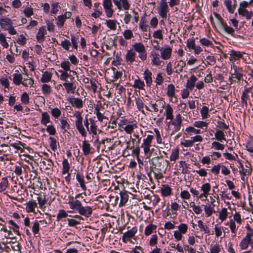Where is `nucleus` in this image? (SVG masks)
<instances>
[{
    "label": "nucleus",
    "instance_id": "1",
    "mask_svg": "<svg viewBox=\"0 0 253 253\" xmlns=\"http://www.w3.org/2000/svg\"><path fill=\"white\" fill-rule=\"evenodd\" d=\"M151 169L155 178L160 179L163 177L162 171H165L169 164V162L165 160L163 156H157L151 160Z\"/></svg>",
    "mask_w": 253,
    "mask_h": 253
},
{
    "label": "nucleus",
    "instance_id": "33",
    "mask_svg": "<svg viewBox=\"0 0 253 253\" xmlns=\"http://www.w3.org/2000/svg\"><path fill=\"white\" fill-rule=\"evenodd\" d=\"M76 178L77 181L79 182L80 186L82 189H83L84 191H85L86 189V186L84 180V175L80 174L79 173H78L76 174Z\"/></svg>",
    "mask_w": 253,
    "mask_h": 253
},
{
    "label": "nucleus",
    "instance_id": "27",
    "mask_svg": "<svg viewBox=\"0 0 253 253\" xmlns=\"http://www.w3.org/2000/svg\"><path fill=\"white\" fill-rule=\"evenodd\" d=\"M132 86L134 88H137L139 89H144L145 84L144 82L141 80L137 76V79H135L134 84Z\"/></svg>",
    "mask_w": 253,
    "mask_h": 253
},
{
    "label": "nucleus",
    "instance_id": "34",
    "mask_svg": "<svg viewBox=\"0 0 253 253\" xmlns=\"http://www.w3.org/2000/svg\"><path fill=\"white\" fill-rule=\"evenodd\" d=\"M151 56L152 57V64L157 66H160L163 62L160 60V58L159 57V54L157 53H153L151 54Z\"/></svg>",
    "mask_w": 253,
    "mask_h": 253
},
{
    "label": "nucleus",
    "instance_id": "48",
    "mask_svg": "<svg viewBox=\"0 0 253 253\" xmlns=\"http://www.w3.org/2000/svg\"><path fill=\"white\" fill-rule=\"evenodd\" d=\"M167 94L168 97L172 98L175 95V87L173 84H169L168 85Z\"/></svg>",
    "mask_w": 253,
    "mask_h": 253
},
{
    "label": "nucleus",
    "instance_id": "47",
    "mask_svg": "<svg viewBox=\"0 0 253 253\" xmlns=\"http://www.w3.org/2000/svg\"><path fill=\"white\" fill-rule=\"evenodd\" d=\"M8 185V181L6 178H2L0 181V192H3Z\"/></svg>",
    "mask_w": 253,
    "mask_h": 253
},
{
    "label": "nucleus",
    "instance_id": "13",
    "mask_svg": "<svg viewBox=\"0 0 253 253\" xmlns=\"http://www.w3.org/2000/svg\"><path fill=\"white\" fill-rule=\"evenodd\" d=\"M78 211L80 215L89 217L92 213V209L89 206L83 207L82 206Z\"/></svg>",
    "mask_w": 253,
    "mask_h": 253
},
{
    "label": "nucleus",
    "instance_id": "50",
    "mask_svg": "<svg viewBox=\"0 0 253 253\" xmlns=\"http://www.w3.org/2000/svg\"><path fill=\"white\" fill-rule=\"evenodd\" d=\"M117 21L115 20H107L106 21L105 24L111 30H115L116 29Z\"/></svg>",
    "mask_w": 253,
    "mask_h": 253
},
{
    "label": "nucleus",
    "instance_id": "60",
    "mask_svg": "<svg viewBox=\"0 0 253 253\" xmlns=\"http://www.w3.org/2000/svg\"><path fill=\"white\" fill-rule=\"evenodd\" d=\"M179 157V150L178 148L172 150L171 154L170 156V160L171 161H175Z\"/></svg>",
    "mask_w": 253,
    "mask_h": 253
},
{
    "label": "nucleus",
    "instance_id": "2",
    "mask_svg": "<svg viewBox=\"0 0 253 253\" xmlns=\"http://www.w3.org/2000/svg\"><path fill=\"white\" fill-rule=\"evenodd\" d=\"M230 73L231 76L229 77V80L231 81V83H232L233 82H239L243 77L241 69L235 64L232 65Z\"/></svg>",
    "mask_w": 253,
    "mask_h": 253
},
{
    "label": "nucleus",
    "instance_id": "18",
    "mask_svg": "<svg viewBox=\"0 0 253 253\" xmlns=\"http://www.w3.org/2000/svg\"><path fill=\"white\" fill-rule=\"evenodd\" d=\"M0 25L2 28L6 30L12 25L11 20L8 18H2L0 19Z\"/></svg>",
    "mask_w": 253,
    "mask_h": 253
},
{
    "label": "nucleus",
    "instance_id": "19",
    "mask_svg": "<svg viewBox=\"0 0 253 253\" xmlns=\"http://www.w3.org/2000/svg\"><path fill=\"white\" fill-rule=\"evenodd\" d=\"M230 61H237L243 58V54L240 51L232 50L230 52Z\"/></svg>",
    "mask_w": 253,
    "mask_h": 253
},
{
    "label": "nucleus",
    "instance_id": "38",
    "mask_svg": "<svg viewBox=\"0 0 253 253\" xmlns=\"http://www.w3.org/2000/svg\"><path fill=\"white\" fill-rule=\"evenodd\" d=\"M136 127H137V126L135 123L127 125L125 126H122L124 130L128 134H131L133 132V129Z\"/></svg>",
    "mask_w": 253,
    "mask_h": 253
},
{
    "label": "nucleus",
    "instance_id": "63",
    "mask_svg": "<svg viewBox=\"0 0 253 253\" xmlns=\"http://www.w3.org/2000/svg\"><path fill=\"white\" fill-rule=\"evenodd\" d=\"M50 141L49 146L51 149L54 151L57 149V140L55 137L50 136L49 138Z\"/></svg>",
    "mask_w": 253,
    "mask_h": 253
},
{
    "label": "nucleus",
    "instance_id": "51",
    "mask_svg": "<svg viewBox=\"0 0 253 253\" xmlns=\"http://www.w3.org/2000/svg\"><path fill=\"white\" fill-rule=\"evenodd\" d=\"M91 126H90V128L89 129V133H92L93 135H97V126L95 124L92 119H90Z\"/></svg>",
    "mask_w": 253,
    "mask_h": 253
},
{
    "label": "nucleus",
    "instance_id": "3",
    "mask_svg": "<svg viewBox=\"0 0 253 253\" xmlns=\"http://www.w3.org/2000/svg\"><path fill=\"white\" fill-rule=\"evenodd\" d=\"M74 116L76 118L75 125L77 130L82 136H86V132L83 125V118L82 116L81 113L79 111H76Z\"/></svg>",
    "mask_w": 253,
    "mask_h": 253
},
{
    "label": "nucleus",
    "instance_id": "32",
    "mask_svg": "<svg viewBox=\"0 0 253 253\" xmlns=\"http://www.w3.org/2000/svg\"><path fill=\"white\" fill-rule=\"evenodd\" d=\"M41 163V166L46 170L51 169L53 166V163L49 159H44Z\"/></svg>",
    "mask_w": 253,
    "mask_h": 253
},
{
    "label": "nucleus",
    "instance_id": "46",
    "mask_svg": "<svg viewBox=\"0 0 253 253\" xmlns=\"http://www.w3.org/2000/svg\"><path fill=\"white\" fill-rule=\"evenodd\" d=\"M221 251L220 246L218 244H211L208 253H219Z\"/></svg>",
    "mask_w": 253,
    "mask_h": 253
},
{
    "label": "nucleus",
    "instance_id": "64",
    "mask_svg": "<svg viewBox=\"0 0 253 253\" xmlns=\"http://www.w3.org/2000/svg\"><path fill=\"white\" fill-rule=\"evenodd\" d=\"M246 149L250 152H253V138H250L248 140L246 146Z\"/></svg>",
    "mask_w": 253,
    "mask_h": 253
},
{
    "label": "nucleus",
    "instance_id": "55",
    "mask_svg": "<svg viewBox=\"0 0 253 253\" xmlns=\"http://www.w3.org/2000/svg\"><path fill=\"white\" fill-rule=\"evenodd\" d=\"M253 4V0H249V1H242L240 2V7L238 9H246V7Z\"/></svg>",
    "mask_w": 253,
    "mask_h": 253
},
{
    "label": "nucleus",
    "instance_id": "4",
    "mask_svg": "<svg viewBox=\"0 0 253 253\" xmlns=\"http://www.w3.org/2000/svg\"><path fill=\"white\" fill-rule=\"evenodd\" d=\"M213 14L215 18L218 20L219 24L223 28L226 32L231 35L232 36L234 37V30L232 27L228 26L226 23H224L223 19L221 18V16L216 12H214Z\"/></svg>",
    "mask_w": 253,
    "mask_h": 253
},
{
    "label": "nucleus",
    "instance_id": "12",
    "mask_svg": "<svg viewBox=\"0 0 253 253\" xmlns=\"http://www.w3.org/2000/svg\"><path fill=\"white\" fill-rule=\"evenodd\" d=\"M137 229L136 227L132 228L130 230H128L127 232L123 234L122 236V241L124 243H126L131 238H133L136 233L137 232Z\"/></svg>",
    "mask_w": 253,
    "mask_h": 253
},
{
    "label": "nucleus",
    "instance_id": "42",
    "mask_svg": "<svg viewBox=\"0 0 253 253\" xmlns=\"http://www.w3.org/2000/svg\"><path fill=\"white\" fill-rule=\"evenodd\" d=\"M61 123V127L64 130V131H66L67 129H70V125L67 122V119L65 117L62 118L60 119Z\"/></svg>",
    "mask_w": 253,
    "mask_h": 253
},
{
    "label": "nucleus",
    "instance_id": "41",
    "mask_svg": "<svg viewBox=\"0 0 253 253\" xmlns=\"http://www.w3.org/2000/svg\"><path fill=\"white\" fill-rule=\"evenodd\" d=\"M147 23V22L145 20V18L141 17L140 21L139 23V26L140 29L143 32H147L149 29V27Z\"/></svg>",
    "mask_w": 253,
    "mask_h": 253
},
{
    "label": "nucleus",
    "instance_id": "58",
    "mask_svg": "<svg viewBox=\"0 0 253 253\" xmlns=\"http://www.w3.org/2000/svg\"><path fill=\"white\" fill-rule=\"evenodd\" d=\"M134 50L138 52H141L145 50L144 45L141 42H136L133 45Z\"/></svg>",
    "mask_w": 253,
    "mask_h": 253
},
{
    "label": "nucleus",
    "instance_id": "44",
    "mask_svg": "<svg viewBox=\"0 0 253 253\" xmlns=\"http://www.w3.org/2000/svg\"><path fill=\"white\" fill-rule=\"evenodd\" d=\"M52 75L50 73L47 71L43 72L41 79V81L43 83H47L51 81Z\"/></svg>",
    "mask_w": 253,
    "mask_h": 253
},
{
    "label": "nucleus",
    "instance_id": "35",
    "mask_svg": "<svg viewBox=\"0 0 253 253\" xmlns=\"http://www.w3.org/2000/svg\"><path fill=\"white\" fill-rule=\"evenodd\" d=\"M239 14L246 17L247 19H250L253 16V12L248 11L246 9H238Z\"/></svg>",
    "mask_w": 253,
    "mask_h": 253
},
{
    "label": "nucleus",
    "instance_id": "24",
    "mask_svg": "<svg viewBox=\"0 0 253 253\" xmlns=\"http://www.w3.org/2000/svg\"><path fill=\"white\" fill-rule=\"evenodd\" d=\"M171 188L167 184L163 185L160 190L162 195L164 197L170 196L171 194Z\"/></svg>",
    "mask_w": 253,
    "mask_h": 253
},
{
    "label": "nucleus",
    "instance_id": "45",
    "mask_svg": "<svg viewBox=\"0 0 253 253\" xmlns=\"http://www.w3.org/2000/svg\"><path fill=\"white\" fill-rule=\"evenodd\" d=\"M135 103L137 106V109L140 111L142 113H144V110L143 108L144 107V103L143 101V98L140 97L135 98Z\"/></svg>",
    "mask_w": 253,
    "mask_h": 253
},
{
    "label": "nucleus",
    "instance_id": "43",
    "mask_svg": "<svg viewBox=\"0 0 253 253\" xmlns=\"http://www.w3.org/2000/svg\"><path fill=\"white\" fill-rule=\"evenodd\" d=\"M62 174H65L66 173H68L69 172V170L70 169V164L66 159H64L62 162Z\"/></svg>",
    "mask_w": 253,
    "mask_h": 253
},
{
    "label": "nucleus",
    "instance_id": "22",
    "mask_svg": "<svg viewBox=\"0 0 253 253\" xmlns=\"http://www.w3.org/2000/svg\"><path fill=\"white\" fill-rule=\"evenodd\" d=\"M120 201L118 205L120 207L124 206L128 199V194L126 191H122L120 193Z\"/></svg>",
    "mask_w": 253,
    "mask_h": 253
},
{
    "label": "nucleus",
    "instance_id": "54",
    "mask_svg": "<svg viewBox=\"0 0 253 253\" xmlns=\"http://www.w3.org/2000/svg\"><path fill=\"white\" fill-rule=\"evenodd\" d=\"M200 42L202 46H211L212 47L213 46L212 42L211 41L209 40L206 38H202L200 40Z\"/></svg>",
    "mask_w": 253,
    "mask_h": 253
},
{
    "label": "nucleus",
    "instance_id": "6",
    "mask_svg": "<svg viewBox=\"0 0 253 253\" xmlns=\"http://www.w3.org/2000/svg\"><path fill=\"white\" fill-rule=\"evenodd\" d=\"M182 121L181 115L180 114H178L176 115L175 118L174 119H173L171 122H170L173 126L172 134L178 131L180 129Z\"/></svg>",
    "mask_w": 253,
    "mask_h": 253
},
{
    "label": "nucleus",
    "instance_id": "56",
    "mask_svg": "<svg viewBox=\"0 0 253 253\" xmlns=\"http://www.w3.org/2000/svg\"><path fill=\"white\" fill-rule=\"evenodd\" d=\"M200 113L203 119L208 118L210 116L209 114V108L206 106H203Z\"/></svg>",
    "mask_w": 253,
    "mask_h": 253
},
{
    "label": "nucleus",
    "instance_id": "7",
    "mask_svg": "<svg viewBox=\"0 0 253 253\" xmlns=\"http://www.w3.org/2000/svg\"><path fill=\"white\" fill-rule=\"evenodd\" d=\"M104 108L100 102H98L94 106V114L96 115L98 120L102 122L104 119H107L104 114L100 113V111H103Z\"/></svg>",
    "mask_w": 253,
    "mask_h": 253
},
{
    "label": "nucleus",
    "instance_id": "17",
    "mask_svg": "<svg viewBox=\"0 0 253 253\" xmlns=\"http://www.w3.org/2000/svg\"><path fill=\"white\" fill-rule=\"evenodd\" d=\"M143 78L145 80L146 85L150 86L152 84V74L148 69H145L143 73Z\"/></svg>",
    "mask_w": 253,
    "mask_h": 253
},
{
    "label": "nucleus",
    "instance_id": "20",
    "mask_svg": "<svg viewBox=\"0 0 253 253\" xmlns=\"http://www.w3.org/2000/svg\"><path fill=\"white\" fill-rule=\"evenodd\" d=\"M173 110L172 107L169 104H168L166 107L165 114L166 120H169V122H168L169 124H170V122H171L173 119Z\"/></svg>",
    "mask_w": 253,
    "mask_h": 253
},
{
    "label": "nucleus",
    "instance_id": "57",
    "mask_svg": "<svg viewBox=\"0 0 253 253\" xmlns=\"http://www.w3.org/2000/svg\"><path fill=\"white\" fill-rule=\"evenodd\" d=\"M208 124L205 122L198 121H196L194 123L193 126L195 127L201 128H204V127H205V128L206 129L208 127Z\"/></svg>",
    "mask_w": 253,
    "mask_h": 253
},
{
    "label": "nucleus",
    "instance_id": "14",
    "mask_svg": "<svg viewBox=\"0 0 253 253\" xmlns=\"http://www.w3.org/2000/svg\"><path fill=\"white\" fill-rule=\"evenodd\" d=\"M46 31L43 26L40 27L36 35V39L39 42H42L44 41L45 35Z\"/></svg>",
    "mask_w": 253,
    "mask_h": 253
},
{
    "label": "nucleus",
    "instance_id": "21",
    "mask_svg": "<svg viewBox=\"0 0 253 253\" xmlns=\"http://www.w3.org/2000/svg\"><path fill=\"white\" fill-rule=\"evenodd\" d=\"M197 79L195 76L192 75L187 80L186 84V87L190 90H192L195 86V83Z\"/></svg>",
    "mask_w": 253,
    "mask_h": 253
},
{
    "label": "nucleus",
    "instance_id": "61",
    "mask_svg": "<svg viewBox=\"0 0 253 253\" xmlns=\"http://www.w3.org/2000/svg\"><path fill=\"white\" fill-rule=\"evenodd\" d=\"M2 234H1L2 236L6 239H12L13 238V234L10 230H8L6 227L2 232Z\"/></svg>",
    "mask_w": 253,
    "mask_h": 253
},
{
    "label": "nucleus",
    "instance_id": "8",
    "mask_svg": "<svg viewBox=\"0 0 253 253\" xmlns=\"http://www.w3.org/2000/svg\"><path fill=\"white\" fill-rule=\"evenodd\" d=\"M169 11L168 3L166 0H161L158 9V13L161 17L166 18Z\"/></svg>",
    "mask_w": 253,
    "mask_h": 253
},
{
    "label": "nucleus",
    "instance_id": "31",
    "mask_svg": "<svg viewBox=\"0 0 253 253\" xmlns=\"http://www.w3.org/2000/svg\"><path fill=\"white\" fill-rule=\"evenodd\" d=\"M13 83L17 85H18L20 84H22L23 81L22 80L24 78L22 77V74H18V73H14L13 74Z\"/></svg>",
    "mask_w": 253,
    "mask_h": 253
},
{
    "label": "nucleus",
    "instance_id": "52",
    "mask_svg": "<svg viewBox=\"0 0 253 253\" xmlns=\"http://www.w3.org/2000/svg\"><path fill=\"white\" fill-rule=\"evenodd\" d=\"M51 110L50 113L52 116L55 119H58L61 115V111L57 108H51L49 107Z\"/></svg>",
    "mask_w": 253,
    "mask_h": 253
},
{
    "label": "nucleus",
    "instance_id": "53",
    "mask_svg": "<svg viewBox=\"0 0 253 253\" xmlns=\"http://www.w3.org/2000/svg\"><path fill=\"white\" fill-rule=\"evenodd\" d=\"M42 93L44 95H48L51 93L52 89L50 85L47 84H43L42 86Z\"/></svg>",
    "mask_w": 253,
    "mask_h": 253
},
{
    "label": "nucleus",
    "instance_id": "23",
    "mask_svg": "<svg viewBox=\"0 0 253 253\" xmlns=\"http://www.w3.org/2000/svg\"><path fill=\"white\" fill-rule=\"evenodd\" d=\"M63 85L68 93H74L75 92L76 85H75L74 83L66 82L63 83Z\"/></svg>",
    "mask_w": 253,
    "mask_h": 253
},
{
    "label": "nucleus",
    "instance_id": "15",
    "mask_svg": "<svg viewBox=\"0 0 253 253\" xmlns=\"http://www.w3.org/2000/svg\"><path fill=\"white\" fill-rule=\"evenodd\" d=\"M71 198L68 202L70 209L78 211L82 206L81 202L78 200H74L73 197Z\"/></svg>",
    "mask_w": 253,
    "mask_h": 253
},
{
    "label": "nucleus",
    "instance_id": "11",
    "mask_svg": "<svg viewBox=\"0 0 253 253\" xmlns=\"http://www.w3.org/2000/svg\"><path fill=\"white\" fill-rule=\"evenodd\" d=\"M154 138V136L151 135H148L147 137L144 139L143 142L142 144L141 147L143 148L144 153L145 154L149 153L150 151V147L152 141Z\"/></svg>",
    "mask_w": 253,
    "mask_h": 253
},
{
    "label": "nucleus",
    "instance_id": "39",
    "mask_svg": "<svg viewBox=\"0 0 253 253\" xmlns=\"http://www.w3.org/2000/svg\"><path fill=\"white\" fill-rule=\"evenodd\" d=\"M215 139L219 141L222 142L223 140H225V134L223 131L220 129H217L214 134Z\"/></svg>",
    "mask_w": 253,
    "mask_h": 253
},
{
    "label": "nucleus",
    "instance_id": "49",
    "mask_svg": "<svg viewBox=\"0 0 253 253\" xmlns=\"http://www.w3.org/2000/svg\"><path fill=\"white\" fill-rule=\"evenodd\" d=\"M27 78H24L22 83V85L24 86L27 87L29 85L32 86L34 84V80L29 78L28 75L26 74Z\"/></svg>",
    "mask_w": 253,
    "mask_h": 253
},
{
    "label": "nucleus",
    "instance_id": "26",
    "mask_svg": "<svg viewBox=\"0 0 253 253\" xmlns=\"http://www.w3.org/2000/svg\"><path fill=\"white\" fill-rule=\"evenodd\" d=\"M26 205V210L27 212H34L35 209L37 207V203L36 201L32 200L28 202Z\"/></svg>",
    "mask_w": 253,
    "mask_h": 253
},
{
    "label": "nucleus",
    "instance_id": "36",
    "mask_svg": "<svg viewBox=\"0 0 253 253\" xmlns=\"http://www.w3.org/2000/svg\"><path fill=\"white\" fill-rule=\"evenodd\" d=\"M82 149L84 155L86 156L90 153V145L86 140L83 142Z\"/></svg>",
    "mask_w": 253,
    "mask_h": 253
},
{
    "label": "nucleus",
    "instance_id": "30",
    "mask_svg": "<svg viewBox=\"0 0 253 253\" xmlns=\"http://www.w3.org/2000/svg\"><path fill=\"white\" fill-rule=\"evenodd\" d=\"M156 225L153 224H149L146 227L145 229L144 234L146 236H149L152 234L153 233L156 232Z\"/></svg>",
    "mask_w": 253,
    "mask_h": 253
},
{
    "label": "nucleus",
    "instance_id": "37",
    "mask_svg": "<svg viewBox=\"0 0 253 253\" xmlns=\"http://www.w3.org/2000/svg\"><path fill=\"white\" fill-rule=\"evenodd\" d=\"M223 1L228 11L230 13H233L235 9V5L232 4V0H223Z\"/></svg>",
    "mask_w": 253,
    "mask_h": 253
},
{
    "label": "nucleus",
    "instance_id": "28",
    "mask_svg": "<svg viewBox=\"0 0 253 253\" xmlns=\"http://www.w3.org/2000/svg\"><path fill=\"white\" fill-rule=\"evenodd\" d=\"M136 54L132 50H129L127 51L126 55V62L132 63L135 61Z\"/></svg>",
    "mask_w": 253,
    "mask_h": 253
},
{
    "label": "nucleus",
    "instance_id": "40",
    "mask_svg": "<svg viewBox=\"0 0 253 253\" xmlns=\"http://www.w3.org/2000/svg\"><path fill=\"white\" fill-rule=\"evenodd\" d=\"M50 122V117L46 112H44L41 115V124L46 126L47 123Z\"/></svg>",
    "mask_w": 253,
    "mask_h": 253
},
{
    "label": "nucleus",
    "instance_id": "5",
    "mask_svg": "<svg viewBox=\"0 0 253 253\" xmlns=\"http://www.w3.org/2000/svg\"><path fill=\"white\" fill-rule=\"evenodd\" d=\"M156 50H160L161 57L163 60H166L169 59L171 56L172 48L169 46L166 47H158V48H156Z\"/></svg>",
    "mask_w": 253,
    "mask_h": 253
},
{
    "label": "nucleus",
    "instance_id": "25",
    "mask_svg": "<svg viewBox=\"0 0 253 253\" xmlns=\"http://www.w3.org/2000/svg\"><path fill=\"white\" fill-rule=\"evenodd\" d=\"M251 241V238H249V235H246L245 237L243 238L240 243V247L241 250H246L250 245V242Z\"/></svg>",
    "mask_w": 253,
    "mask_h": 253
},
{
    "label": "nucleus",
    "instance_id": "10",
    "mask_svg": "<svg viewBox=\"0 0 253 253\" xmlns=\"http://www.w3.org/2000/svg\"><path fill=\"white\" fill-rule=\"evenodd\" d=\"M67 100L73 107L80 109L83 107V101L82 99L80 98H75L74 96H71L68 97Z\"/></svg>",
    "mask_w": 253,
    "mask_h": 253
},
{
    "label": "nucleus",
    "instance_id": "16",
    "mask_svg": "<svg viewBox=\"0 0 253 253\" xmlns=\"http://www.w3.org/2000/svg\"><path fill=\"white\" fill-rule=\"evenodd\" d=\"M251 89V87L246 88L242 94L241 96V103L243 106L245 105V106H247L248 100H250V96L249 93L250 92V90Z\"/></svg>",
    "mask_w": 253,
    "mask_h": 253
},
{
    "label": "nucleus",
    "instance_id": "62",
    "mask_svg": "<svg viewBox=\"0 0 253 253\" xmlns=\"http://www.w3.org/2000/svg\"><path fill=\"white\" fill-rule=\"evenodd\" d=\"M211 148L217 150H223L224 149V145L218 142L214 141L211 143Z\"/></svg>",
    "mask_w": 253,
    "mask_h": 253
},
{
    "label": "nucleus",
    "instance_id": "29",
    "mask_svg": "<svg viewBox=\"0 0 253 253\" xmlns=\"http://www.w3.org/2000/svg\"><path fill=\"white\" fill-rule=\"evenodd\" d=\"M197 223H198V227L200 229V230L201 231L204 232L205 234L210 235L211 232H210V228H209V227L207 225H204L203 222L202 220H198L197 221Z\"/></svg>",
    "mask_w": 253,
    "mask_h": 253
},
{
    "label": "nucleus",
    "instance_id": "9",
    "mask_svg": "<svg viewBox=\"0 0 253 253\" xmlns=\"http://www.w3.org/2000/svg\"><path fill=\"white\" fill-rule=\"evenodd\" d=\"M9 146L12 147L16 150L15 151V153H22L24 152V149L29 148L28 147H26L25 144L20 141H16L15 142H12L10 140L9 142Z\"/></svg>",
    "mask_w": 253,
    "mask_h": 253
},
{
    "label": "nucleus",
    "instance_id": "59",
    "mask_svg": "<svg viewBox=\"0 0 253 253\" xmlns=\"http://www.w3.org/2000/svg\"><path fill=\"white\" fill-rule=\"evenodd\" d=\"M227 217V210L226 208H224L221 209L219 212V218L221 221L225 220Z\"/></svg>",
    "mask_w": 253,
    "mask_h": 253
}]
</instances>
